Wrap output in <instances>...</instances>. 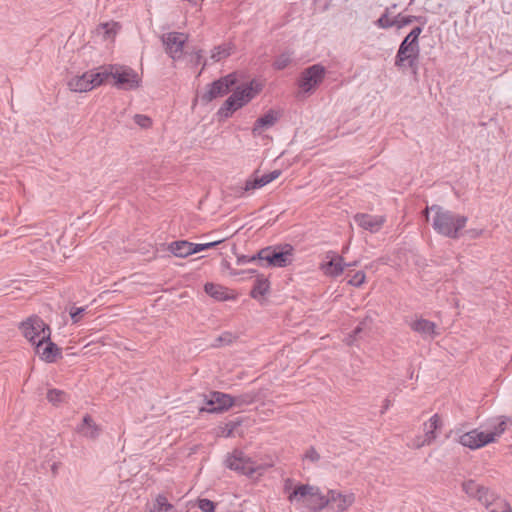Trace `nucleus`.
Wrapping results in <instances>:
<instances>
[{"label":"nucleus","mask_w":512,"mask_h":512,"mask_svg":"<svg viewBox=\"0 0 512 512\" xmlns=\"http://www.w3.org/2000/svg\"><path fill=\"white\" fill-rule=\"evenodd\" d=\"M207 62L206 60L203 62V66H202V69H204V67L206 66Z\"/></svg>","instance_id":"nucleus-55"},{"label":"nucleus","mask_w":512,"mask_h":512,"mask_svg":"<svg viewBox=\"0 0 512 512\" xmlns=\"http://www.w3.org/2000/svg\"><path fill=\"white\" fill-rule=\"evenodd\" d=\"M277 118V113L272 110L258 118L252 129L253 135H260L264 130L272 127L276 123Z\"/></svg>","instance_id":"nucleus-20"},{"label":"nucleus","mask_w":512,"mask_h":512,"mask_svg":"<svg viewBox=\"0 0 512 512\" xmlns=\"http://www.w3.org/2000/svg\"><path fill=\"white\" fill-rule=\"evenodd\" d=\"M118 24L117 23H104L101 25L100 29L103 30L105 37H110L114 35L117 31Z\"/></svg>","instance_id":"nucleus-44"},{"label":"nucleus","mask_w":512,"mask_h":512,"mask_svg":"<svg viewBox=\"0 0 512 512\" xmlns=\"http://www.w3.org/2000/svg\"><path fill=\"white\" fill-rule=\"evenodd\" d=\"M150 512H176V509L167 501L165 496L158 495Z\"/></svg>","instance_id":"nucleus-29"},{"label":"nucleus","mask_w":512,"mask_h":512,"mask_svg":"<svg viewBox=\"0 0 512 512\" xmlns=\"http://www.w3.org/2000/svg\"><path fill=\"white\" fill-rule=\"evenodd\" d=\"M372 322L373 320L371 317H365V319L360 322L359 325L354 329V336L363 331L369 330L371 328Z\"/></svg>","instance_id":"nucleus-41"},{"label":"nucleus","mask_w":512,"mask_h":512,"mask_svg":"<svg viewBox=\"0 0 512 512\" xmlns=\"http://www.w3.org/2000/svg\"><path fill=\"white\" fill-rule=\"evenodd\" d=\"M293 251L289 244L265 247L257 252L258 266L286 267L293 261Z\"/></svg>","instance_id":"nucleus-5"},{"label":"nucleus","mask_w":512,"mask_h":512,"mask_svg":"<svg viewBox=\"0 0 512 512\" xmlns=\"http://www.w3.org/2000/svg\"><path fill=\"white\" fill-rule=\"evenodd\" d=\"M421 32V27H415L401 42L394 63L398 69L408 68L413 73L417 72L420 56L419 35Z\"/></svg>","instance_id":"nucleus-2"},{"label":"nucleus","mask_w":512,"mask_h":512,"mask_svg":"<svg viewBox=\"0 0 512 512\" xmlns=\"http://www.w3.org/2000/svg\"><path fill=\"white\" fill-rule=\"evenodd\" d=\"M288 500L292 504L308 508L311 511L320 510L328 503L317 487L308 484L295 486L288 495Z\"/></svg>","instance_id":"nucleus-4"},{"label":"nucleus","mask_w":512,"mask_h":512,"mask_svg":"<svg viewBox=\"0 0 512 512\" xmlns=\"http://www.w3.org/2000/svg\"><path fill=\"white\" fill-rule=\"evenodd\" d=\"M34 345L36 353L45 362H55L61 356V349L50 338L49 340H38Z\"/></svg>","instance_id":"nucleus-15"},{"label":"nucleus","mask_w":512,"mask_h":512,"mask_svg":"<svg viewBox=\"0 0 512 512\" xmlns=\"http://www.w3.org/2000/svg\"><path fill=\"white\" fill-rule=\"evenodd\" d=\"M224 240H225V238L219 239V240H215V241H212V242H209V243H205V244H194V243H192L193 254L198 253V252L203 251V250H206V249H209V248H212V247L222 243Z\"/></svg>","instance_id":"nucleus-40"},{"label":"nucleus","mask_w":512,"mask_h":512,"mask_svg":"<svg viewBox=\"0 0 512 512\" xmlns=\"http://www.w3.org/2000/svg\"><path fill=\"white\" fill-rule=\"evenodd\" d=\"M512 425V420L507 417H501L499 423L494 427V430L489 432L488 435L493 436V442L497 436H500L507 428V425Z\"/></svg>","instance_id":"nucleus-34"},{"label":"nucleus","mask_w":512,"mask_h":512,"mask_svg":"<svg viewBox=\"0 0 512 512\" xmlns=\"http://www.w3.org/2000/svg\"><path fill=\"white\" fill-rule=\"evenodd\" d=\"M68 399V394L63 390L50 389L47 392V400L55 406L66 403Z\"/></svg>","instance_id":"nucleus-27"},{"label":"nucleus","mask_w":512,"mask_h":512,"mask_svg":"<svg viewBox=\"0 0 512 512\" xmlns=\"http://www.w3.org/2000/svg\"><path fill=\"white\" fill-rule=\"evenodd\" d=\"M392 405V402L390 399H385L383 401V405H382V409H381V414H384L389 408L390 406Z\"/></svg>","instance_id":"nucleus-51"},{"label":"nucleus","mask_w":512,"mask_h":512,"mask_svg":"<svg viewBox=\"0 0 512 512\" xmlns=\"http://www.w3.org/2000/svg\"><path fill=\"white\" fill-rule=\"evenodd\" d=\"M323 271L326 275L338 276L343 272V261L339 256L331 258L330 261L323 265Z\"/></svg>","instance_id":"nucleus-24"},{"label":"nucleus","mask_w":512,"mask_h":512,"mask_svg":"<svg viewBox=\"0 0 512 512\" xmlns=\"http://www.w3.org/2000/svg\"><path fill=\"white\" fill-rule=\"evenodd\" d=\"M262 90V84L252 80L249 84L238 87L233 94L224 102L218 114L222 117H229L237 109L246 105Z\"/></svg>","instance_id":"nucleus-3"},{"label":"nucleus","mask_w":512,"mask_h":512,"mask_svg":"<svg viewBox=\"0 0 512 512\" xmlns=\"http://www.w3.org/2000/svg\"><path fill=\"white\" fill-rule=\"evenodd\" d=\"M302 459L304 461H309L311 463H317L320 461L321 456L318 453V451L315 449V447L311 446L303 454Z\"/></svg>","instance_id":"nucleus-38"},{"label":"nucleus","mask_w":512,"mask_h":512,"mask_svg":"<svg viewBox=\"0 0 512 512\" xmlns=\"http://www.w3.org/2000/svg\"><path fill=\"white\" fill-rule=\"evenodd\" d=\"M93 81H91V85L93 88L100 86L109 76H112V67L110 69L104 68L102 71H89Z\"/></svg>","instance_id":"nucleus-31"},{"label":"nucleus","mask_w":512,"mask_h":512,"mask_svg":"<svg viewBox=\"0 0 512 512\" xmlns=\"http://www.w3.org/2000/svg\"><path fill=\"white\" fill-rule=\"evenodd\" d=\"M257 393L254 391L245 392L237 396H232L233 407H243L256 401Z\"/></svg>","instance_id":"nucleus-25"},{"label":"nucleus","mask_w":512,"mask_h":512,"mask_svg":"<svg viewBox=\"0 0 512 512\" xmlns=\"http://www.w3.org/2000/svg\"><path fill=\"white\" fill-rule=\"evenodd\" d=\"M232 433V429H229L228 433L226 434V436H230Z\"/></svg>","instance_id":"nucleus-54"},{"label":"nucleus","mask_w":512,"mask_h":512,"mask_svg":"<svg viewBox=\"0 0 512 512\" xmlns=\"http://www.w3.org/2000/svg\"><path fill=\"white\" fill-rule=\"evenodd\" d=\"M234 51V45L232 43H223L214 47L211 50L210 58L214 62H219L229 57Z\"/></svg>","instance_id":"nucleus-23"},{"label":"nucleus","mask_w":512,"mask_h":512,"mask_svg":"<svg viewBox=\"0 0 512 512\" xmlns=\"http://www.w3.org/2000/svg\"><path fill=\"white\" fill-rule=\"evenodd\" d=\"M236 74H228L208 86L207 91L201 96L205 102H210L215 98L222 97L227 94L231 87L236 84Z\"/></svg>","instance_id":"nucleus-9"},{"label":"nucleus","mask_w":512,"mask_h":512,"mask_svg":"<svg viewBox=\"0 0 512 512\" xmlns=\"http://www.w3.org/2000/svg\"><path fill=\"white\" fill-rule=\"evenodd\" d=\"M389 8H386L385 12L381 15V17L376 21V25L379 28L387 29L392 26H395L396 18L390 19L389 17Z\"/></svg>","instance_id":"nucleus-35"},{"label":"nucleus","mask_w":512,"mask_h":512,"mask_svg":"<svg viewBox=\"0 0 512 512\" xmlns=\"http://www.w3.org/2000/svg\"><path fill=\"white\" fill-rule=\"evenodd\" d=\"M134 121L142 128H149L152 124L151 119L148 116L142 114H136L134 116Z\"/></svg>","instance_id":"nucleus-42"},{"label":"nucleus","mask_w":512,"mask_h":512,"mask_svg":"<svg viewBox=\"0 0 512 512\" xmlns=\"http://www.w3.org/2000/svg\"><path fill=\"white\" fill-rule=\"evenodd\" d=\"M168 250L173 255H175L176 257H180V258H185V257L193 254L192 243L185 241V240L172 242L169 245Z\"/></svg>","instance_id":"nucleus-22"},{"label":"nucleus","mask_w":512,"mask_h":512,"mask_svg":"<svg viewBox=\"0 0 512 512\" xmlns=\"http://www.w3.org/2000/svg\"><path fill=\"white\" fill-rule=\"evenodd\" d=\"M188 37L184 33L169 32L162 36V42L166 52L173 60L180 59L183 54V47Z\"/></svg>","instance_id":"nucleus-12"},{"label":"nucleus","mask_w":512,"mask_h":512,"mask_svg":"<svg viewBox=\"0 0 512 512\" xmlns=\"http://www.w3.org/2000/svg\"><path fill=\"white\" fill-rule=\"evenodd\" d=\"M78 431L86 438L95 439L99 436L101 429L90 415H85Z\"/></svg>","instance_id":"nucleus-21"},{"label":"nucleus","mask_w":512,"mask_h":512,"mask_svg":"<svg viewBox=\"0 0 512 512\" xmlns=\"http://www.w3.org/2000/svg\"><path fill=\"white\" fill-rule=\"evenodd\" d=\"M23 336L33 345L38 340H49L51 330L38 316H31L20 324Z\"/></svg>","instance_id":"nucleus-6"},{"label":"nucleus","mask_w":512,"mask_h":512,"mask_svg":"<svg viewBox=\"0 0 512 512\" xmlns=\"http://www.w3.org/2000/svg\"><path fill=\"white\" fill-rule=\"evenodd\" d=\"M493 442V436L477 429L464 433L459 438V443L470 449H478Z\"/></svg>","instance_id":"nucleus-14"},{"label":"nucleus","mask_w":512,"mask_h":512,"mask_svg":"<svg viewBox=\"0 0 512 512\" xmlns=\"http://www.w3.org/2000/svg\"><path fill=\"white\" fill-rule=\"evenodd\" d=\"M482 233H483V230H481V229H469L467 231V234L469 235V237L473 238V239L480 237L482 235Z\"/></svg>","instance_id":"nucleus-50"},{"label":"nucleus","mask_w":512,"mask_h":512,"mask_svg":"<svg viewBox=\"0 0 512 512\" xmlns=\"http://www.w3.org/2000/svg\"><path fill=\"white\" fill-rule=\"evenodd\" d=\"M430 210L435 212L432 222L434 230L443 236L457 239L459 237V232L466 226L468 220L467 217L455 214L438 205H433L430 208L427 207L423 211L426 218H428Z\"/></svg>","instance_id":"nucleus-1"},{"label":"nucleus","mask_w":512,"mask_h":512,"mask_svg":"<svg viewBox=\"0 0 512 512\" xmlns=\"http://www.w3.org/2000/svg\"><path fill=\"white\" fill-rule=\"evenodd\" d=\"M293 53L290 51H285L278 55L273 62V67L276 70H283L292 62Z\"/></svg>","instance_id":"nucleus-32"},{"label":"nucleus","mask_w":512,"mask_h":512,"mask_svg":"<svg viewBox=\"0 0 512 512\" xmlns=\"http://www.w3.org/2000/svg\"><path fill=\"white\" fill-rule=\"evenodd\" d=\"M90 72H85L82 75H77L71 78L68 82V87L73 92H88L93 89V85H91L92 79Z\"/></svg>","instance_id":"nucleus-19"},{"label":"nucleus","mask_w":512,"mask_h":512,"mask_svg":"<svg viewBox=\"0 0 512 512\" xmlns=\"http://www.w3.org/2000/svg\"><path fill=\"white\" fill-rule=\"evenodd\" d=\"M281 175L280 170H274L262 176H257L254 173L250 178L245 181L244 186L235 187L234 194L236 197L243 198L251 194L255 189L264 187L265 185L276 180Z\"/></svg>","instance_id":"nucleus-8"},{"label":"nucleus","mask_w":512,"mask_h":512,"mask_svg":"<svg viewBox=\"0 0 512 512\" xmlns=\"http://www.w3.org/2000/svg\"><path fill=\"white\" fill-rule=\"evenodd\" d=\"M246 263H255L258 265L257 253L252 256H248V255L237 256V264L238 265H244Z\"/></svg>","instance_id":"nucleus-45"},{"label":"nucleus","mask_w":512,"mask_h":512,"mask_svg":"<svg viewBox=\"0 0 512 512\" xmlns=\"http://www.w3.org/2000/svg\"><path fill=\"white\" fill-rule=\"evenodd\" d=\"M410 328L425 339H434L438 335L436 324L424 318H419L411 322Z\"/></svg>","instance_id":"nucleus-18"},{"label":"nucleus","mask_w":512,"mask_h":512,"mask_svg":"<svg viewBox=\"0 0 512 512\" xmlns=\"http://www.w3.org/2000/svg\"><path fill=\"white\" fill-rule=\"evenodd\" d=\"M325 69L319 64H315L305 69L301 73L299 87L302 91L308 93L314 90L324 79Z\"/></svg>","instance_id":"nucleus-10"},{"label":"nucleus","mask_w":512,"mask_h":512,"mask_svg":"<svg viewBox=\"0 0 512 512\" xmlns=\"http://www.w3.org/2000/svg\"><path fill=\"white\" fill-rule=\"evenodd\" d=\"M201 58H202V53H201V51H198V52L196 53V59H197V62H199Z\"/></svg>","instance_id":"nucleus-53"},{"label":"nucleus","mask_w":512,"mask_h":512,"mask_svg":"<svg viewBox=\"0 0 512 512\" xmlns=\"http://www.w3.org/2000/svg\"><path fill=\"white\" fill-rule=\"evenodd\" d=\"M295 488L294 484H293V480L290 479V478H287L285 481H284V493L287 494V496L290 494L291 491H293V489Z\"/></svg>","instance_id":"nucleus-49"},{"label":"nucleus","mask_w":512,"mask_h":512,"mask_svg":"<svg viewBox=\"0 0 512 512\" xmlns=\"http://www.w3.org/2000/svg\"><path fill=\"white\" fill-rule=\"evenodd\" d=\"M216 341L221 343L229 344L233 341V335L231 333H224L223 335L219 336Z\"/></svg>","instance_id":"nucleus-48"},{"label":"nucleus","mask_w":512,"mask_h":512,"mask_svg":"<svg viewBox=\"0 0 512 512\" xmlns=\"http://www.w3.org/2000/svg\"><path fill=\"white\" fill-rule=\"evenodd\" d=\"M332 502L336 503V507L338 510H343L347 507L346 498L341 494H337V498L332 496Z\"/></svg>","instance_id":"nucleus-46"},{"label":"nucleus","mask_w":512,"mask_h":512,"mask_svg":"<svg viewBox=\"0 0 512 512\" xmlns=\"http://www.w3.org/2000/svg\"><path fill=\"white\" fill-rule=\"evenodd\" d=\"M225 463L228 468L248 476L264 469L263 466L257 465L250 457L238 450H235L228 456Z\"/></svg>","instance_id":"nucleus-7"},{"label":"nucleus","mask_w":512,"mask_h":512,"mask_svg":"<svg viewBox=\"0 0 512 512\" xmlns=\"http://www.w3.org/2000/svg\"><path fill=\"white\" fill-rule=\"evenodd\" d=\"M86 313V307H71L69 314L73 323H78Z\"/></svg>","instance_id":"nucleus-39"},{"label":"nucleus","mask_w":512,"mask_h":512,"mask_svg":"<svg viewBox=\"0 0 512 512\" xmlns=\"http://www.w3.org/2000/svg\"><path fill=\"white\" fill-rule=\"evenodd\" d=\"M487 510L489 512H512L509 504L502 498H498Z\"/></svg>","instance_id":"nucleus-36"},{"label":"nucleus","mask_w":512,"mask_h":512,"mask_svg":"<svg viewBox=\"0 0 512 512\" xmlns=\"http://www.w3.org/2000/svg\"><path fill=\"white\" fill-rule=\"evenodd\" d=\"M366 275L363 271L354 273V286H360L365 282Z\"/></svg>","instance_id":"nucleus-47"},{"label":"nucleus","mask_w":512,"mask_h":512,"mask_svg":"<svg viewBox=\"0 0 512 512\" xmlns=\"http://www.w3.org/2000/svg\"><path fill=\"white\" fill-rule=\"evenodd\" d=\"M499 497L495 495L493 491H491L487 487H483L482 491L480 492L477 500L483 504L486 508L491 506L492 503H494Z\"/></svg>","instance_id":"nucleus-33"},{"label":"nucleus","mask_w":512,"mask_h":512,"mask_svg":"<svg viewBox=\"0 0 512 512\" xmlns=\"http://www.w3.org/2000/svg\"><path fill=\"white\" fill-rule=\"evenodd\" d=\"M205 292L216 300H226L228 298L227 290L217 284L207 283L204 287Z\"/></svg>","instance_id":"nucleus-26"},{"label":"nucleus","mask_w":512,"mask_h":512,"mask_svg":"<svg viewBox=\"0 0 512 512\" xmlns=\"http://www.w3.org/2000/svg\"><path fill=\"white\" fill-rule=\"evenodd\" d=\"M484 486L474 480H467L462 483L463 491L472 498L477 499Z\"/></svg>","instance_id":"nucleus-30"},{"label":"nucleus","mask_w":512,"mask_h":512,"mask_svg":"<svg viewBox=\"0 0 512 512\" xmlns=\"http://www.w3.org/2000/svg\"><path fill=\"white\" fill-rule=\"evenodd\" d=\"M442 427L441 418L438 414H434L427 422L424 423V436L414 439L412 447L419 449L423 446L432 444L437 438L436 431Z\"/></svg>","instance_id":"nucleus-13"},{"label":"nucleus","mask_w":512,"mask_h":512,"mask_svg":"<svg viewBox=\"0 0 512 512\" xmlns=\"http://www.w3.org/2000/svg\"><path fill=\"white\" fill-rule=\"evenodd\" d=\"M511 454H512V447H511Z\"/></svg>","instance_id":"nucleus-56"},{"label":"nucleus","mask_w":512,"mask_h":512,"mask_svg":"<svg viewBox=\"0 0 512 512\" xmlns=\"http://www.w3.org/2000/svg\"><path fill=\"white\" fill-rule=\"evenodd\" d=\"M198 507L203 512H214L215 504L209 499H200L198 501Z\"/></svg>","instance_id":"nucleus-43"},{"label":"nucleus","mask_w":512,"mask_h":512,"mask_svg":"<svg viewBox=\"0 0 512 512\" xmlns=\"http://www.w3.org/2000/svg\"><path fill=\"white\" fill-rule=\"evenodd\" d=\"M112 77L116 80L115 85L123 89H136L140 86L139 75L130 67H112Z\"/></svg>","instance_id":"nucleus-11"},{"label":"nucleus","mask_w":512,"mask_h":512,"mask_svg":"<svg viewBox=\"0 0 512 512\" xmlns=\"http://www.w3.org/2000/svg\"><path fill=\"white\" fill-rule=\"evenodd\" d=\"M354 220L360 227L372 233L378 232L385 222V218L383 216L369 214H357L354 216Z\"/></svg>","instance_id":"nucleus-17"},{"label":"nucleus","mask_w":512,"mask_h":512,"mask_svg":"<svg viewBox=\"0 0 512 512\" xmlns=\"http://www.w3.org/2000/svg\"><path fill=\"white\" fill-rule=\"evenodd\" d=\"M396 23H395V26L398 28V29H401L415 21H420L421 20V17H417V16H412V15H409V16H401V14L397 15L396 17Z\"/></svg>","instance_id":"nucleus-37"},{"label":"nucleus","mask_w":512,"mask_h":512,"mask_svg":"<svg viewBox=\"0 0 512 512\" xmlns=\"http://www.w3.org/2000/svg\"><path fill=\"white\" fill-rule=\"evenodd\" d=\"M206 403L209 406L206 408L208 412H222L233 407L232 396L218 391L212 392Z\"/></svg>","instance_id":"nucleus-16"},{"label":"nucleus","mask_w":512,"mask_h":512,"mask_svg":"<svg viewBox=\"0 0 512 512\" xmlns=\"http://www.w3.org/2000/svg\"><path fill=\"white\" fill-rule=\"evenodd\" d=\"M246 272H248V273H255V270L249 269V270H246ZM241 273H245V271H241V272H237L235 270L231 271V275H239Z\"/></svg>","instance_id":"nucleus-52"},{"label":"nucleus","mask_w":512,"mask_h":512,"mask_svg":"<svg viewBox=\"0 0 512 512\" xmlns=\"http://www.w3.org/2000/svg\"><path fill=\"white\" fill-rule=\"evenodd\" d=\"M269 289V281L263 275L259 276L256 280V283L251 291V296L253 298H257L259 296H264Z\"/></svg>","instance_id":"nucleus-28"}]
</instances>
